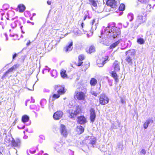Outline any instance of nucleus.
I'll list each match as a JSON object with an SVG mask.
<instances>
[{
    "mask_svg": "<svg viewBox=\"0 0 155 155\" xmlns=\"http://www.w3.org/2000/svg\"><path fill=\"white\" fill-rule=\"evenodd\" d=\"M28 136H27L24 135V136L23 137V138L25 139H26L28 138Z\"/></svg>",
    "mask_w": 155,
    "mask_h": 155,
    "instance_id": "680f3d73",
    "label": "nucleus"
},
{
    "mask_svg": "<svg viewBox=\"0 0 155 155\" xmlns=\"http://www.w3.org/2000/svg\"><path fill=\"white\" fill-rule=\"evenodd\" d=\"M84 129L82 126H78L77 128V130L79 134H81L84 131Z\"/></svg>",
    "mask_w": 155,
    "mask_h": 155,
    "instance_id": "cd10ccee",
    "label": "nucleus"
},
{
    "mask_svg": "<svg viewBox=\"0 0 155 155\" xmlns=\"http://www.w3.org/2000/svg\"><path fill=\"white\" fill-rule=\"evenodd\" d=\"M60 131L61 135L64 137H67L68 132L67 129L64 125L62 124L61 125Z\"/></svg>",
    "mask_w": 155,
    "mask_h": 155,
    "instance_id": "1a4fd4ad",
    "label": "nucleus"
},
{
    "mask_svg": "<svg viewBox=\"0 0 155 155\" xmlns=\"http://www.w3.org/2000/svg\"><path fill=\"white\" fill-rule=\"evenodd\" d=\"M141 3L145 4L146 5L149 0H138Z\"/></svg>",
    "mask_w": 155,
    "mask_h": 155,
    "instance_id": "c03bdc74",
    "label": "nucleus"
},
{
    "mask_svg": "<svg viewBox=\"0 0 155 155\" xmlns=\"http://www.w3.org/2000/svg\"><path fill=\"white\" fill-rule=\"evenodd\" d=\"M90 120L91 122H94L95 120L96 115L95 112V110L93 108H91L90 110Z\"/></svg>",
    "mask_w": 155,
    "mask_h": 155,
    "instance_id": "2eb2a0df",
    "label": "nucleus"
},
{
    "mask_svg": "<svg viewBox=\"0 0 155 155\" xmlns=\"http://www.w3.org/2000/svg\"><path fill=\"white\" fill-rule=\"evenodd\" d=\"M86 92L84 91H75L74 94V96L75 98L77 99L79 101L84 100L85 98Z\"/></svg>",
    "mask_w": 155,
    "mask_h": 155,
    "instance_id": "20e7f679",
    "label": "nucleus"
},
{
    "mask_svg": "<svg viewBox=\"0 0 155 155\" xmlns=\"http://www.w3.org/2000/svg\"><path fill=\"white\" fill-rule=\"evenodd\" d=\"M95 19H93V20L92 22V28L93 29H94V28H95L94 27V24L95 22Z\"/></svg>",
    "mask_w": 155,
    "mask_h": 155,
    "instance_id": "603ef678",
    "label": "nucleus"
},
{
    "mask_svg": "<svg viewBox=\"0 0 155 155\" xmlns=\"http://www.w3.org/2000/svg\"><path fill=\"white\" fill-rule=\"evenodd\" d=\"M115 24L114 23H109L107 27L101 32V36H99V37L111 39L118 38L120 35V30L115 27Z\"/></svg>",
    "mask_w": 155,
    "mask_h": 155,
    "instance_id": "f257e3e1",
    "label": "nucleus"
},
{
    "mask_svg": "<svg viewBox=\"0 0 155 155\" xmlns=\"http://www.w3.org/2000/svg\"><path fill=\"white\" fill-rule=\"evenodd\" d=\"M55 90H57V92L60 95L64 94L65 92L64 87L61 86L56 85L54 87Z\"/></svg>",
    "mask_w": 155,
    "mask_h": 155,
    "instance_id": "9d476101",
    "label": "nucleus"
},
{
    "mask_svg": "<svg viewBox=\"0 0 155 155\" xmlns=\"http://www.w3.org/2000/svg\"><path fill=\"white\" fill-rule=\"evenodd\" d=\"M95 51V48L93 46H90L89 50V53L90 54L94 52Z\"/></svg>",
    "mask_w": 155,
    "mask_h": 155,
    "instance_id": "c9c22d12",
    "label": "nucleus"
},
{
    "mask_svg": "<svg viewBox=\"0 0 155 155\" xmlns=\"http://www.w3.org/2000/svg\"><path fill=\"white\" fill-rule=\"evenodd\" d=\"M34 106V105H31V106L30 107V108L31 109H33L34 108H33V107Z\"/></svg>",
    "mask_w": 155,
    "mask_h": 155,
    "instance_id": "69168bd1",
    "label": "nucleus"
},
{
    "mask_svg": "<svg viewBox=\"0 0 155 155\" xmlns=\"http://www.w3.org/2000/svg\"><path fill=\"white\" fill-rule=\"evenodd\" d=\"M40 137L42 140H44L45 139V137L44 136L41 135L40 136Z\"/></svg>",
    "mask_w": 155,
    "mask_h": 155,
    "instance_id": "6e6d98bb",
    "label": "nucleus"
},
{
    "mask_svg": "<svg viewBox=\"0 0 155 155\" xmlns=\"http://www.w3.org/2000/svg\"><path fill=\"white\" fill-rule=\"evenodd\" d=\"M121 102L122 104H124V100L122 98H121L120 99Z\"/></svg>",
    "mask_w": 155,
    "mask_h": 155,
    "instance_id": "bf43d9fd",
    "label": "nucleus"
},
{
    "mask_svg": "<svg viewBox=\"0 0 155 155\" xmlns=\"http://www.w3.org/2000/svg\"><path fill=\"white\" fill-rule=\"evenodd\" d=\"M140 153H142L143 155H145L146 153L145 150L144 149H142L140 151Z\"/></svg>",
    "mask_w": 155,
    "mask_h": 155,
    "instance_id": "09e8293b",
    "label": "nucleus"
},
{
    "mask_svg": "<svg viewBox=\"0 0 155 155\" xmlns=\"http://www.w3.org/2000/svg\"><path fill=\"white\" fill-rule=\"evenodd\" d=\"M46 68H45L44 69V70H45V71H47L48 72H49L50 70V69L47 66H46Z\"/></svg>",
    "mask_w": 155,
    "mask_h": 155,
    "instance_id": "3c124183",
    "label": "nucleus"
},
{
    "mask_svg": "<svg viewBox=\"0 0 155 155\" xmlns=\"http://www.w3.org/2000/svg\"><path fill=\"white\" fill-rule=\"evenodd\" d=\"M17 54L16 53H15L12 56L13 60H14L15 59V58L17 57Z\"/></svg>",
    "mask_w": 155,
    "mask_h": 155,
    "instance_id": "864d4df0",
    "label": "nucleus"
},
{
    "mask_svg": "<svg viewBox=\"0 0 155 155\" xmlns=\"http://www.w3.org/2000/svg\"><path fill=\"white\" fill-rule=\"evenodd\" d=\"M91 94H92V95H93L95 96H97V95L98 94H99V93H100V91H98L97 92H95L94 91H91Z\"/></svg>",
    "mask_w": 155,
    "mask_h": 155,
    "instance_id": "79ce46f5",
    "label": "nucleus"
},
{
    "mask_svg": "<svg viewBox=\"0 0 155 155\" xmlns=\"http://www.w3.org/2000/svg\"><path fill=\"white\" fill-rule=\"evenodd\" d=\"M35 151H36L33 148H31L29 150H28L27 151V152L28 155H30L28 153V152H29L31 154H32L35 153Z\"/></svg>",
    "mask_w": 155,
    "mask_h": 155,
    "instance_id": "58836bf2",
    "label": "nucleus"
},
{
    "mask_svg": "<svg viewBox=\"0 0 155 155\" xmlns=\"http://www.w3.org/2000/svg\"><path fill=\"white\" fill-rule=\"evenodd\" d=\"M5 35L6 37V41H7L8 40V37L7 35L6 34H5Z\"/></svg>",
    "mask_w": 155,
    "mask_h": 155,
    "instance_id": "e2e57ef3",
    "label": "nucleus"
},
{
    "mask_svg": "<svg viewBox=\"0 0 155 155\" xmlns=\"http://www.w3.org/2000/svg\"><path fill=\"white\" fill-rule=\"evenodd\" d=\"M29 117L28 116L26 115H24L22 117V121L24 123L27 122L29 120Z\"/></svg>",
    "mask_w": 155,
    "mask_h": 155,
    "instance_id": "c85d7f7f",
    "label": "nucleus"
},
{
    "mask_svg": "<svg viewBox=\"0 0 155 155\" xmlns=\"http://www.w3.org/2000/svg\"><path fill=\"white\" fill-rule=\"evenodd\" d=\"M19 23V20L17 19L15 20L14 21V22H13L11 24V27L12 28H14L17 26V24H18Z\"/></svg>",
    "mask_w": 155,
    "mask_h": 155,
    "instance_id": "7c9ffc66",
    "label": "nucleus"
},
{
    "mask_svg": "<svg viewBox=\"0 0 155 155\" xmlns=\"http://www.w3.org/2000/svg\"><path fill=\"white\" fill-rule=\"evenodd\" d=\"M137 42L140 44H143L144 43V41L142 38H139L137 39Z\"/></svg>",
    "mask_w": 155,
    "mask_h": 155,
    "instance_id": "e433bc0d",
    "label": "nucleus"
},
{
    "mask_svg": "<svg viewBox=\"0 0 155 155\" xmlns=\"http://www.w3.org/2000/svg\"><path fill=\"white\" fill-rule=\"evenodd\" d=\"M60 95L58 93L57 94H54L52 96V98H53V100H54L58 98L59 97Z\"/></svg>",
    "mask_w": 155,
    "mask_h": 155,
    "instance_id": "a19ab883",
    "label": "nucleus"
},
{
    "mask_svg": "<svg viewBox=\"0 0 155 155\" xmlns=\"http://www.w3.org/2000/svg\"><path fill=\"white\" fill-rule=\"evenodd\" d=\"M11 144L12 146L17 148H19L21 146V141L19 138H16L15 139L12 138Z\"/></svg>",
    "mask_w": 155,
    "mask_h": 155,
    "instance_id": "423d86ee",
    "label": "nucleus"
},
{
    "mask_svg": "<svg viewBox=\"0 0 155 155\" xmlns=\"http://www.w3.org/2000/svg\"><path fill=\"white\" fill-rule=\"evenodd\" d=\"M3 11L2 10L0 9V13H1V15L2 16H3L4 15V13L2 12Z\"/></svg>",
    "mask_w": 155,
    "mask_h": 155,
    "instance_id": "13d9d810",
    "label": "nucleus"
},
{
    "mask_svg": "<svg viewBox=\"0 0 155 155\" xmlns=\"http://www.w3.org/2000/svg\"><path fill=\"white\" fill-rule=\"evenodd\" d=\"M19 10V12H22L25 9V6L22 4L18 5V6Z\"/></svg>",
    "mask_w": 155,
    "mask_h": 155,
    "instance_id": "bb28decb",
    "label": "nucleus"
},
{
    "mask_svg": "<svg viewBox=\"0 0 155 155\" xmlns=\"http://www.w3.org/2000/svg\"><path fill=\"white\" fill-rule=\"evenodd\" d=\"M125 8V5L124 4H122L120 5L119 9V10L121 11H123L124 10Z\"/></svg>",
    "mask_w": 155,
    "mask_h": 155,
    "instance_id": "ea45409f",
    "label": "nucleus"
},
{
    "mask_svg": "<svg viewBox=\"0 0 155 155\" xmlns=\"http://www.w3.org/2000/svg\"><path fill=\"white\" fill-rule=\"evenodd\" d=\"M116 72H117L116 71H111V74L112 76L114 78L116 82H117L118 81V79L117 78V76L116 73Z\"/></svg>",
    "mask_w": 155,
    "mask_h": 155,
    "instance_id": "a878e982",
    "label": "nucleus"
},
{
    "mask_svg": "<svg viewBox=\"0 0 155 155\" xmlns=\"http://www.w3.org/2000/svg\"><path fill=\"white\" fill-rule=\"evenodd\" d=\"M47 103V101L45 99H42L40 102V104L41 106V107L43 108L45 106Z\"/></svg>",
    "mask_w": 155,
    "mask_h": 155,
    "instance_id": "2f4dec72",
    "label": "nucleus"
},
{
    "mask_svg": "<svg viewBox=\"0 0 155 155\" xmlns=\"http://www.w3.org/2000/svg\"><path fill=\"white\" fill-rule=\"evenodd\" d=\"M126 57L125 59L126 61L129 65H131L133 64L132 58L135 55L136 51L134 49L128 50L125 52Z\"/></svg>",
    "mask_w": 155,
    "mask_h": 155,
    "instance_id": "7ed1b4c3",
    "label": "nucleus"
},
{
    "mask_svg": "<svg viewBox=\"0 0 155 155\" xmlns=\"http://www.w3.org/2000/svg\"><path fill=\"white\" fill-rule=\"evenodd\" d=\"M87 36L88 38L90 36V35H89V34H87Z\"/></svg>",
    "mask_w": 155,
    "mask_h": 155,
    "instance_id": "774afa93",
    "label": "nucleus"
},
{
    "mask_svg": "<svg viewBox=\"0 0 155 155\" xmlns=\"http://www.w3.org/2000/svg\"><path fill=\"white\" fill-rule=\"evenodd\" d=\"M72 45V42L71 41L69 42L64 48V50L66 52H69L72 50L73 48Z\"/></svg>",
    "mask_w": 155,
    "mask_h": 155,
    "instance_id": "4468645a",
    "label": "nucleus"
},
{
    "mask_svg": "<svg viewBox=\"0 0 155 155\" xmlns=\"http://www.w3.org/2000/svg\"><path fill=\"white\" fill-rule=\"evenodd\" d=\"M18 127L19 129H22L25 127V125L24 124L23 125L20 124L18 126Z\"/></svg>",
    "mask_w": 155,
    "mask_h": 155,
    "instance_id": "49530a36",
    "label": "nucleus"
},
{
    "mask_svg": "<svg viewBox=\"0 0 155 155\" xmlns=\"http://www.w3.org/2000/svg\"><path fill=\"white\" fill-rule=\"evenodd\" d=\"M146 16V14L142 13H140L137 16L135 21V28H137L140 25L146 22L147 20Z\"/></svg>",
    "mask_w": 155,
    "mask_h": 155,
    "instance_id": "f03ea898",
    "label": "nucleus"
},
{
    "mask_svg": "<svg viewBox=\"0 0 155 155\" xmlns=\"http://www.w3.org/2000/svg\"><path fill=\"white\" fill-rule=\"evenodd\" d=\"M84 58V55L83 54H81L78 57V63L77 65L78 66H80L83 63V62L82 61Z\"/></svg>",
    "mask_w": 155,
    "mask_h": 155,
    "instance_id": "5701e85b",
    "label": "nucleus"
},
{
    "mask_svg": "<svg viewBox=\"0 0 155 155\" xmlns=\"http://www.w3.org/2000/svg\"><path fill=\"white\" fill-rule=\"evenodd\" d=\"M0 25H1L2 26V28L3 29H4V27L3 25V23L2 22H0Z\"/></svg>",
    "mask_w": 155,
    "mask_h": 155,
    "instance_id": "052dcab7",
    "label": "nucleus"
},
{
    "mask_svg": "<svg viewBox=\"0 0 155 155\" xmlns=\"http://www.w3.org/2000/svg\"><path fill=\"white\" fill-rule=\"evenodd\" d=\"M63 113L61 111H58L55 112L53 114V117L55 120H58L62 117Z\"/></svg>",
    "mask_w": 155,
    "mask_h": 155,
    "instance_id": "f8f14e48",
    "label": "nucleus"
},
{
    "mask_svg": "<svg viewBox=\"0 0 155 155\" xmlns=\"http://www.w3.org/2000/svg\"><path fill=\"white\" fill-rule=\"evenodd\" d=\"M91 18L89 16V14L88 12H87L85 14L84 17L83 18V20L84 21L86 18H88L90 19Z\"/></svg>",
    "mask_w": 155,
    "mask_h": 155,
    "instance_id": "37998d69",
    "label": "nucleus"
},
{
    "mask_svg": "<svg viewBox=\"0 0 155 155\" xmlns=\"http://www.w3.org/2000/svg\"><path fill=\"white\" fill-rule=\"evenodd\" d=\"M54 106L53 104L52 103H51L49 104V110L51 111L53 109Z\"/></svg>",
    "mask_w": 155,
    "mask_h": 155,
    "instance_id": "a18cd8bd",
    "label": "nucleus"
},
{
    "mask_svg": "<svg viewBox=\"0 0 155 155\" xmlns=\"http://www.w3.org/2000/svg\"><path fill=\"white\" fill-rule=\"evenodd\" d=\"M116 122H117V124H118V125H117L118 126V127H120V123L119 122V121H118V120H117V121H116Z\"/></svg>",
    "mask_w": 155,
    "mask_h": 155,
    "instance_id": "4d7b16f0",
    "label": "nucleus"
},
{
    "mask_svg": "<svg viewBox=\"0 0 155 155\" xmlns=\"http://www.w3.org/2000/svg\"><path fill=\"white\" fill-rule=\"evenodd\" d=\"M111 128L112 129H116L117 128V126L116 125L115 123H112L111 126Z\"/></svg>",
    "mask_w": 155,
    "mask_h": 155,
    "instance_id": "de8ad7c7",
    "label": "nucleus"
},
{
    "mask_svg": "<svg viewBox=\"0 0 155 155\" xmlns=\"http://www.w3.org/2000/svg\"><path fill=\"white\" fill-rule=\"evenodd\" d=\"M81 111V109L78 106L73 107V109H71L68 111V112L70 114L69 117L72 118L79 114Z\"/></svg>",
    "mask_w": 155,
    "mask_h": 155,
    "instance_id": "39448f33",
    "label": "nucleus"
},
{
    "mask_svg": "<svg viewBox=\"0 0 155 155\" xmlns=\"http://www.w3.org/2000/svg\"><path fill=\"white\" fill-rule=\"evenodd\" d=\"M62 145L60 143L58 142L55 144L54 146V149L58 152H60L62 150Z\"/></svg>",
    "mask_w": 155,
    "mask_h": 155,
    "instance_id": "aec40b11",
    "label": "nucleus"
},
{
    "mask_svg": "<svg viewBox=\"0 0 155 155\" xmlns=\"http://www.w3.org/2000/svg\"><path fill=\"white\" fill-rule=\"evenodd\" d=\"M78 122L80 124H83L86 122V119L83 116H81L78 118Z\"/></svg>",
    "mask_w": 155,
    "mask_h": 155,
    "instance_id": "412c9836",
    "label": "nucleus"
},
{
    "mask_svg": "<svg viewBox=\"0 0 155 155\" xmlns=\"http://www.w3.org/2000/svg\"><path fill=\"white\" fill-rule=\"evenodd\" d=\"M89 1L90 4L92 5V8L93 10L98 13L101 12H99L96 9L97 8V5L96 2L94 0H89Z\"/></svg>",
    "mask_w": 155,
    "mask_h": 155,
    "instance_id": "6ab92c4d",
    "label": "nucleus"
},
{
    "mask_svg": "<svg viewBox=\"0 0 155 155\" xmlns=\"http://www.w3.org/2000/svg\"><path fill=\"white\" fill-rule=\"evenodd\" d=\"M15 15V12L12 11H9L7 13V15L8 17L6 18L8 20H10V18H11L12 20L13 21L14 20L18 18L17 16L16 17L14 18H13V16Z\"/></svg>",
    "mask_w": 155,
    "mask_h": 155,
    "instance_id": "f3484780",
    "label": "nucleus"
},
{
    "mask_svg": "<svg viewBox=\"0 0 155 155\" xmlns=\"http://www.w3.org/2000/svg\"><path fill=\"white\" fill-rule=\"evenodd\" d=\"M108 57L105 56V58H102L98 59L97 61V64L98 66L102 67L108 61Z\"/></svg>",
    "mask_w": 155,
    "mask_h": 155,
    "instance_id": "6e6552de",
    "label": "nucleus"
},
{
    "mask_svg": "<svg viewBox=\"0 0 155 155\" xmlns=\"http://www.w3.org/2000/svg\"><path fill=\"white\" fill-rule=\"evenodd\" d=\"M120 63L117 61H115L113 64L114 71L119 72L120 70Z\"/></svg>",
    "mask_w": 155,
    "mask_h": 155,
    "instance_id": "a211bd4d",
    "label": "nucleus"
},
{
    "mask_svg": "<svg viewBox=\"0 0 155 155\" xmlns=\"http://www.w3.org/2000/svg\"><path fill=\"white\" fill-rule=\"evenodd\" d=\"M57 73L56 70H53L51 73V75L54 78H56L57 76Z\"/></svg>",
    "mask_w": 155,
    "mask_h": 155,
    "instance_id": "f704fd0d",
    "label": "nucleus"
},
{
    "mask_svg": "<svg viewBox=\"0 0 155 155\" xmlns=\"http://www.w3.org/2000/svg\"><path fill=\"white\" fill-rule=\"evenodd\" d=\"M19 66V65L18 64H16L13 65L7 71H6L2 76V78L3 79L5 78V77L9 73L13 71L16 69Z\"/></svg>",
    "mask_w": 155,
    "mask_h": 155,
    "instance_id": "9b49d317",
    "label": "nucleus"
},
{
    "mask_svg": "<svg viewBox=\"0 0 155 155\" xmlns=\"http://www.w3.org/2000/svg\"><path fill=\"white\" fill-rule=\"evenodd\" d=\"M127 17L130 21H132L134 18V15L132 13H128L127 15Z\"/></svg>",
    "mask_w": 155,
    "mask_h": 155,
    "instance_id": "72a5a7b5",
    "label": "nucleus"
},
{
    "mask_svg": "<svg viewBox=\"0 0 155 155\" xmlns=\"http://www.w3.org/2000/svg\"><path fill=\"white\" fill-rule=\"evenodd\" d=\"M97 83V80L94 78H91L90 81V84L91 86H94Z\"/></svg>",
    "mask_w": 155,
    "mask_h": 155,
    "instance_id": "c756f323",
    "label": "nucleus"
},
{
    "mask_svg": "<svg viewBox=\"0 0 155 155\" xmlns=\"http://www.w3.org/2000/svg\"><path fill=\"white\" fill-rule=\"evenodd\" d=\"M109 99L105 94H102L100 95L99 98V102L101 105H104L109 102Z\"/></svg>",
    "mask_w": 155,
    "mask_h": 155,
    "instance_id": "0eeeda50",
    "label": "nucleus"
},
{
    "mask_svg": "<svg viewBox=\"0 0 155 155\" xmlns=\"http://www.w3.org/2000/svg\"><path fill=\"white\" fill-rule=\"evenodd\" d=\"M153 121L151 119H149L146 120L143 125V127L144 129H146L148 127L150 123H153Z\"/></svg>",
    "mask_w": 155,
    "mask_h": 155,
    "instance_id": "4be33fe9",
    "label": "nucleus"
},
{
    "mask_svg": "<svg viewBox=\"0 0 155 155\" xmlns=\"http://www.w3.org/2000/svg\"><path fill=\"white\" fill-rule=\"evenodd\" d=\"M47 3L48 5H50L51 4V1H48L47 2Z\"/></svg>",
    "mask_w": 155,
    "mask_h": 155,
    "instance_id": "0e129e2a",
    "label": "nucleus"
},
{
    "mask_svg": "<svg viewBox=\"0 0 155 155\" xmlns=\"http://www.w3.org/2000/svg\"><path fill=\"white\" fill-rule=\"evenodd\" d=\"M84 23L83 22H82L81 25V30L82 31H81L80 30H78L77 31L76 33L77 34V35H80L82 34L83 33H85L86 31L85 30H84Z\"/></svg>",
    "mask_w": 155,
    "mask_h": 155,
    "instance_id": "393cba45",
    "label": "nucleus"
},
{
    "mask_svg": "<svg viewBox=\"0 0 155 155\" xmlns=\"http://www.w3.org/2000/svg\"><path fill=\"white\" fill-rule=\"evenodd\" d=\"M31 43V42L30 41V40H28V42L26 43V45L27 46H28L29 45H30V44Z\"/></svg>",
    "mask_w": 155,
    "mask_h": 155,
    "instance_id": "5fc2aeb1",
    "label": "nucleus"
},
{
    "mask_svg": "<svg viewBox=\"0 0 155 155\" xmlns=\"http://www.w3.org/2000/svg\"><path fill=\"white\" fill-rule=\"evenodd\" d=\"M61 75L62 78H65L67 76V74H66V71L63 70L61 71Z\"/></svg>",
    "mask_w": 155,
    "mask_h": 155,
    "instance_id": "4c0bfd02",
    "label": "nucleus"
},
{
    "mask_svg": "<svg viewBox=\"0 0 155 155\" xmlns=\"http://www.w3.org/2000/svg\"><path fill=\"white\" fill-rule=\"evenodd\" d=\"M129 23L128 22H126V23H124V24L123 26L125 28H126L129 24Z\"/></svg>",
    "mask_w": 155,
    "mask_h": 155,
    "instance_id": "8fccbe9b",
    "label": "nucleus"
},
{
    "mask_svg": "<svg viewBox=\"0 0 155 155\" xmlns=\"http://www.w3.org/2000/svg\"><path fill=\"white\" fill-rule=\"evenodd\" d=\"M88 141H89L88 142L89 143L91 144L93 146V147H94V145L95 144L96 139L95 137H88L87 139H86Z\"/></svg>",
    "mask_w": 155,
    "mask_h": 155,
    "instance_id": "ddd939ff",
    "label": "nucleus"
},
{
    "mask_svg": "<svg viewBox=\"0 0 155 155\" xmlns=\"http://www.w3.org/2000/svg\"><path fill=\"white\" fill-rule=\"evenodd\" d=\"M120 41L118 40L117 41H116L115 43H113V44H112L110 47V49H112L115 48V47H116L118 44L120 43Z\"/></svg>",
    "mask_w": 155,
    "mask_h": 155,
    "instance_id": "473e14b6",
    "label": "nucleus"
},
{
    "mask_svg": "<svg viewBox=\"0 0 155 155\" xmlns=\"http://www.w3.org/2000/svg\"><path fill=\"white\" fill-rule=\"evenodd\" d=\"M151 5L150 4H148L147 6L146 9H145L144 8L141 9V12L145 14V12L147 11L150 12L151 11Z\"/></svg>",
    "mask_w": 155,
    "mask_h": 155,
    "instance_id": "b1692460",
    "label": "nucleus"
},
{
    "mask_svg": "<svg viewBox=\"0 0 155 155\" xmlns=\"http://www.w3.org/2000/svg\"><path fill=\"white\" fill-rule=\"evenodd\" d=\"M106 4L108 6L112 8H115L117 6V3L115 0H108Z\"/></svg>",
    "mask_w": 155,
    "mask_h": 155,
    "instance_id": "dca6fc26",
    "label": "nucleus"
},
{
    "mask_svg": "<svg viewBox=\"0 0 155 155\" xmlns=\"http://www.w3.org/2000/svg\"><path fill=\"white\" fill-rule=\"evenodd\" d=\"M49 45L51 46V48H52L53 46L52 44L51 45V44H50Z\"/></svg>",
    "mask_w": 155,
    "mask_h": 155,
    "instance_id": "338daca9",
    "label": "nucleus"
}]
</instances>
